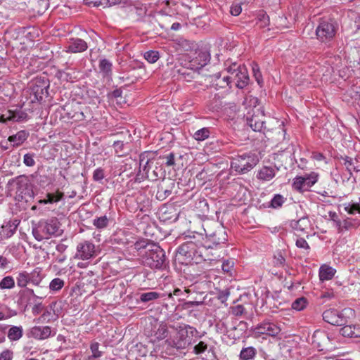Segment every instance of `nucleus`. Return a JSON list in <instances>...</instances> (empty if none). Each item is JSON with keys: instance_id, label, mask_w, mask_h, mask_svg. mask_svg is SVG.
I'll return each instance as SVG.
<instances>
[{"instance_id": "49", "label": "nucleus", "mask_w": 360, "mask_h": 360, "mask_svg": "<svg viewBox=\"0 0 360 360\" xmlns=\"http://www.w3.org/2000/svg\"><path fill=\"white\" fill-rule=\"evenodd\" d=\"M65 282L63 279L59 278H53L50 284L49 288L52 291H58L64 286Z\"/></svg>"}, {"instance_id": "37", "label": "nucleus", "mask_w": 360, "mask_h": 360, "mask_svg": "<svg viewBox=\"0 0 360 360\" xmlns=\"http://www.w3.org/2000/svg\"><path fill=\"white\" fill-rule=\"evenodd\" d=\"M109 224V218L106 215L96 217L93 220V225L97 229H103Z\"/></svg>"}, {"instance_id": "44", "label": "nucleus", "mask_w": 360, "mask_h": 360, "mask_svg": "<svg viewBox=\"0 0 360 360\" xmlns=\"http://www.w3.org/2000/svg\"><path fill=\"white\" fill-rule=\"evenodd\" d=\"M63 197L64 193L58 190L55 193H48L46 194V198H48V202H49V203L58 202L63 200Z\"/></svg>"}, {"instance_id": "52", "label": "nucleus", "mask_w": 360, "mask_h": 360, "mask_svg": "<svg viewBox=\"0 0 360 360\" xmlns=\"http://www.w3.org/2000/svg\"><path fill=\"white\" fill-rule=\"evenodd\" d=\"M208 348V345L204 341H200L193 347V352L196 355L204 353Z\"/></svg>"}, {"instance_id": "14", "label": "nucleus", "mask_w": 360, "mask_h": 360, "mask_svg": "<svg viewBox=\"0 0 360 360\" xmlns=\"http://www.w3.org/2000/svg\"><path fill=\"white\" fill-rule=\"evenodd\" d=\"M205 232L208 241L214 245L224 243L227 240L226 233L222 226H218L214 231L205 229Z\"/></svg>"}, {"instance_id": "3", "label": "nucleus", "mask_w": 360, "mask_h": 360, "mask_svg": "<svg viewBox=\"0 0 360 360\" xmlns=\"http://www.w3.org/2000/svg\"><path fill=\"white\" fill-rule=\"evenodd\" d=\"M149 251L142 253V262L151 269H162L166 267L165 251L157 244L149 246Z\"/></svg>"}, {"instance_id": "2", "label": "nucleus", "mask_w": 360, "mask_h": 360, "mask_svg": "<svg viewBox=\"0 0 360 360\" xmlns=\"http://www.w3.org/2000/svg\"><path fill=\"white\" fill-rule=\"evenodd\" d=\"M62 233L60 224L56 217L42 219L37 223L32 224V234L38 241L60 236Z\"/></svg>"}, {"instance_id": "33", "label": "nucleus", "mask_w": 360, "mask_h": 360, "mask_svg": "<svg viewBox=\"0 0 360 360\" xmlns=\"http://www.w3.org/2000/svg\"><path fill=\"white\" fill-rule=\"evenodd\" d=\"M341 159L343 160V165L345 166L347 171L349 172V177L352 174V172H359L360 167H353L354 166V159L349 157L345 156L341 157Z\"/></svg>"}, {"instance_id": "60", "label": "nucleus", "mask_w": 360, "mask_h": 360, "mask_svg": "<svg viewBox=\"0 0 360 360\" xmlns=\"http://www.w3.org/2000/svg\"><path fill=\"white\" fill-rule=\"evenodd\" d=\"M245 311V308L241 304H238L235 307H231V312L234 316H241Z\"/></svg>"}, {"instance_id": "12", "label": "nucleus", "mask_w": 360, "mask_h": 360, "mask_svg": "<svg viewBox=\"0 0 360 360\" xmlns=\"http://www.w3.org/2000/svg\"><path fill=\"white\" fill-rule=\"evenodd\" d=\"M281 330V328L276 323L271 321H263L255 326L253 333L257 337L261 335L275 337L279 334Z\"/></svg>"}, {"instance_id": "53", "label": "nucleus", "mask_w": 360, "mask_h": 360, "mask_svg": "<svg viewBox=\"0 0 360 360\" xmlns=\"http://www.w3.org/2000/svg\"><path fill=\"white\" fill-rule=\"evenodd\" d=\"M153 243H148L146 240H139L135 243L134 249L136 250L149 251V246L154 245Z\"/></svg>"}, {"instance_id": "18", "label": "nucleus", "mask_w": 360, "mask_h": 360, "mask_svg": "<svg viewBox=\"0 0 360 360\" xmlns=\"http://www.w3.org/2000/svg\"><path fill=\"white\" fill-rule=\"evenodd\" d=\"M249 79V75L245 66L241 67L239 72H237V74L234 75V77L232 79L233 81L236 82V85L239 89H243L248 84Z\"/></svg>"}, {"instance_id": "23", "label": "nucleus", "mask_w": 360, "mask_h": 360, "mask_svg": "<svg viewBox=\"0 0 360 360\" xmlns=\"http://www.w3.org/2000/svg\"><path fill=\"white\" fill-rule=\"evenodd\" d=\"M197 56L191 61L192 69H200L204 67L210 60V56L207 52L199 51Z\"/></svg>"}, {"instance_id": "31", "label": "nucleus", "mask_w": 360, "mask_h": 360, "mask_svg": "<svg viewBox=\"0 0 360 360\" xmlns=\"http://www.w3.org/2000/svg\"><path fill=\"white\" fill-rule=\"evenodd\" d=\"M17 285L20 288H25L27 284L31 283L29 273L26 271H20L16 277Z\"/></svg>"}, {"instance_id": "50", "label": "nucleus", "mask_w": 360, "mask_h": 360, "mask_svg": "<svg viewBox=\"0 0 360 360\" xmlns=\"http://www.w3.org/2000/svg\"><path fill=\"white\" fill-rule=\"evenodd\" d=\"M168 329L167 326L165 324H160L157 331L155 332V335L158 340H163L166 338L168 335Z\"/></svg>"}, {"instance_id": "6", "label": "nucleus", "mask_w": 360, "mask_h": 360, "mask_svg": "<svg viewBox=\"0 0 360 360\" xmlns=\"http://www.w3.org/2000/svg\"><path fill=\"white\" fill-rule=\"evenodd\" d=\"M246 122L253 131L265 134L266 130L265 116L261 108L254 106L252 112L249 111L246 115Z\"/></svg>"}, {"instance_id": "22", "label": "nucleus", "mask_w": 360, "mask_h": 360, "mask_svg": "<svg viewBox=\"0 0 360 360\" xmlns=\"http://www.w3.org/2000/svg\"><path fill=\"white\" fill-rule=\"evenodd\" d=\"M20 224V220L13 219L4 223L2 226V233L4 238H9L14 235Z\"/></svg>"}, {"instance_id": "54", "label": "nucleus", "mask_w": 360, "mask_h": 360, "mask_svg": "<svg viewBox=\"0 0 360 360\" xmlns=\"http://www.w3.org/2000/svg\"><path fill=\"white\" fill-rule=\"evenodd\" d=\"M99 344L98 342H93L91 344L90 349L92 353L91 356H89V359L94 358L97 359L101 356L102 352L98 349Z\"/></svg>"}, {"instance_id": "40", "label": "nucleus", "mask_w": 360, "mask_h": 360, "mask_svg": "<svg viewBox=\"0 0 360 360\" xmlns=\"http://www.w3.org/2000/svg\"><path fill=\"white\" fill-rule=\"evenodd\" d=\"M318 176L319 175L316 172H311L309 174H307L302 176L304 181V185L307 190H308L310 187L315 184V183L318 180Z\"/></svg>"}, {"instance_id": "57", "label": "nucleus", "mask_w": 360, "mask_h": 360, "mask_svg": "<svg viewBox=\"0 0 360 360\" xmlns=\"http://www.w3.org/2000/svg\"><path fill=\"white\" fill-rule=\"evenodd\" d=\"M105 0H84L86 5L94 7L102 6L105 8Z\"/></svg>"}, {"instance_id": "32", "label": "nucleus", "mask_w": 360, "mask_h": 360, "mask_svg": "<svg viewBox=\"0 0 360 360\" xmlns=\"http://www.w3.org/2000/svg\"><path fill=\"white\" fill-rule=\"evenodd\" d=\"M30 283L34 285H39L43 279L41 269L35 268L31 273H29Z\"/></svg>"}, {"instance_id": "8", "label": "nucleus", "mask_w": 360, "mask_h": 360, "mask_svg": "<svg viewBox=\"0 0 360 360\" xmlns=\"http://www.w3.org/2000/svg\"><path fill=\"white\" fill-rule=\"evenodd\" d=\"M352 312L351 309H345L340 311L335 309H329L323 311V319L333 326H341L349 322L347 312Z\"/></svg>"}, {"instance_id": "34", "label": "nucleus", "mask_w": 360, "mask_h": 360, "mask_svg": "<svg viewBox=\"0 0 360 360\" xmlns=\"http://www.w3.org/2000/svg\"><path fill=\"white\" fill-rule=\"evenodd\" d=\"M210 135V129L208 127L202 128L198 131H196L193 137L195 140L198 141H202L205 139H208Z\"/></svg>"}, {"instance_id": "20", "label": "nucleus", "mask_w": 360, "mask_h": 360, "mask_svg": "<svg viewBox=\"0 0 360 360\" xmlns=\"http://www.w3.org/2000/svg\"><path fill=\"white\" fill-rule=\"evenodd\" d=\"M27 114L23 112L8 110L0 116V122L6 123L8 121L20 122L25 120Z\"/></svg>"}, {"instance_id": "35", "label": "nucleus", "mask_w": 360, "mask_h": 360, "mask_svg": "<svg viewBox=\"0 0 360 360\" xmlns=\"http://www.w3.org/2000/svg\"><path fill=\"white\" fill-rule=\"evenodd\" d=\"M112 63L107 59H102L99 63V69L104 76H110L112 74Z\"/></svg>"}, {"instance_id": "19", "label": "nucleus", "mask_w": 360, "mask_h": 360, "mask_svg": "<svg viewBox=\"0 0 360 360\" xmlns=\"http://www.w3.org/2000/svg\"><path fill=\"white\" fill-rule=\"evenodd\" d=\"M278 170V169L273 167L264 166L257 172L256 176L260 181H269L276 176Z\"/></svg>"}, {"instance_id": "10", "label": "nucleus", "mask_w": 360, "mask_h": 360, "mask_svg": "<svg viewBox=\"0 0 360 360\" xmlns=\"http://www.w3.org/2000/svg\"><path fill=\"white\" fill-rule=\"evenodd\" d=\"M30 186L29 177L26 175H19L8 180L7 186L11 191H15L19 195L25 193Z\"/></svg>"}, {"instance_id": "21", "label": "nucleus", "mask_w": 360, "mask_h": 360, "mask_svg": "<svg viewBox=\"0 0 360 360\" xmlns=\"http://www.w3.org/2000/svg\"><path fill=\"white\" fill-rule=\"evenodd\" d=\"M340 329V333L344 336L350 338L360 337V326L359 325H345L342 326Z\"/></svg>"}, {"instance_id": "11", "label": "nucleus", "mask_w": 360, "mask_h": 360, "mask_svg": "<svg viewBox=\"0 0 360 360\" xmlns=\"http://www.w3.org/2000/svg\"><path fill=\"white\" fill-rule=\"evenodd\" d=\"M311 339L312 344L319 351L329 350L332 348L331 339L324 330H315Z\"/></svg>"}, {"instance_id": "39", "label": "nucleus", "mask_w": 360, "mask_h": 360, "mask_svg": "<svg viewBox=\"0 0 360 360\" xmlns=\"http://www.w3.org/2000/svg\"><path fill=\"white\" fill-rule=\"evenodd\" d=\"M344 210L349 214H354L356 212L360 213V198L359 202H346L342 205Z\"/></svg>"}, {"instance_id": "27", "label": "nucleus", "mask_w": 360, "mask_h": 360, "mask_svg": "<svg viewBox=\"0 0 360 360\" xmlns=\"http://www.w3.org/2000/svg\"><path fill=\"white\" fill-rule=\"evenodd\" d=\"M241 67H245L244 65H240L237 64L236 63H231L229 66L226 68V71L229 73L230 75L224 76L223 77V81L226 83V84H230L232 81L233 77H234V75L237 74V72H239Z\"/></svg>"}, {"instance_id": "29", "label": "nucleus", "mask_w": 360, "mask_h": 360, "mask_svg": "<svg viewBox=\"0 0 360 360\" xmlns=\"http://www.w3.org/2000/svg\"><path fill=\"white\" fill-rule=\"evenodd\" d=\"M23 335L22 326H12L8 331V338L11 341H17L20 340Z\"/></svg>"}, {"instance_id": "9", "label": "nucleus", "mask_w": 360, "mask_h": 360, "mask_svg": "<svg viewBox=\"0 0 360 360\" xmlns=\"http://www.w3.org/2000/svg\"><path fill=\"white\" fill-rule=\"evenodd\" d=\"M98 255L95 245L89 240L79 243L77 246L75 258L82 260H88Z\"/></svg>"}, {"instance_id": "62", "label": "nucleus", "mask_w": 360, "mask_h": 360, "mask_svg": "<svg viewBox=\"0 0 360 360\" xmlns=\"http://www.w3.org/2000/svg\"><path fill=\"white\" fill-rule=\"evenodd\" d=\"M10 260L3 256V255H1L0 256V269H7L10 267Z\"/></svg>"}, {"instance_id": "43", "label": "nucleus", "mask_w": 360, "mask_h": 360, "mask_svg": "<svg viewBox=\"0 0 360 360\" xmlns=\"http://www.w3.org/2000/svg\"><path fill=\"white\" fill-rule=\"evenodd\" d=\"M308 301L307 298L302 297L296 299L291 304L293 309L297 311L303 310L307 305Z\"/></svg>"}, {"instance_id": "48", "label": "nucleus", "mask_w": 360, "mask_h": 360, "mask_svg": "<svg viewBox=\"0 0 360 360\" xmlns=\"http://www.w3.org/2000/svg\"><path fill=\"white\" fill-rule=\"evenodd\" d=\"M285 200L286 198H285L282 195L276 194L271 200V206L273 208H279L283 205Z\"/></svg>"}, {"instance_id": "58", "label": "nucleus", "mask_w": 360, "mask_h": 360, "mask_svg": "<svg viewBox=\"0 0 360 360\" xmlns=\"http://www.w3.org/2000/svg\"><path fill=\"white\" fill-rule=\"evenodd\" d=\"M105 177L104 170L99 167L94 170L93 174V179L96 181H99Z\"/></svg>"}, {"instance_id": "7", "label": "nucleus", "mask_w": 360, "mask_h": 360, "mask_svg": "<svg viewBox=\"0 0 360 360\" xmlns=\"http://www.w3.org/2000/svg\"><path fill=\"white\" fill-rule=\"evenodd\" d=\"M195 337L201 338L202 335L198 330L189 325L179 326L177 331V345L179 347L186 348L195 341H192V338Z\"/></svg>"}, {"instance_id": "59", "label": "nucleus", "mask_w": 360, "mask_h": 360, "mask_svg": "<svg viewBox=\"0 0 360 360\" xmlns=\"http://www.w3.org/2000/svg\"><path fill=\"white\" fill-rule=\"evenodd\" d=\"M295 245L298 248H302L307 250L310 248L308 243L303 238H297L295 242Z\"/></svg>"}, {"instance_id": "4", "label": "nucleus", "mask_w": 360, "mask_h": 360, "mask_svg": "<svg viewBox=\"0 0 360 360\" xmlns=\"http://www.w3.org/2000/svg\"><path fill=\"white\" fill-rule=\"evenodd\" d=\"M258 162L259 158L255 153H244L232 157L231 167L238 174H246L252 170Z\"/></svg>"}, {"instance_id": "56", "label": "nucleus", "mask_w": 360, "mask_h": 360, "mask_svg": "<svg viewBox=\"0 0 360 360\" xmlns=\"http://www.w3.org/2000/svg\"><path fill=\"white\" fill-rule=\"evenodd\" d=\"M34 157V154L33 153L25 154L23 158V163L27 167H33L35 165Z\"/></svg>"}, {"instance_id": "16", "label": "nucleus", "mask_w": 360, "mask_h": 360, "mask_svg": "<svg viewBox=\"0 0 360 360\" xmlns=\"http://www.w3.org/2000/svg\"><path fill=\"white\" fill-rule=\"evenodd\" d=\"M88 48L86 42L79 38L70 39L65 46L66 51L70 53H80L86 51Z\"/></svg>"}, {"instance_id": "15", "label": "nucleus", "mask_w": 360, "mask_h": 360, "mask_svg": "<svg viewBox=\"0 0 360 360\" xmlns=\"http://www.w3.org/2000/svg\"><path fill=\"white\" fill-rule=\"evenodd\" d=\"M55 335V331L52 334V329L50 326H34L30 330L28 337L42 340Z\"/></svg>"}, {"instance_id": "26", "label": "nucleus", "mask_w": 360, "mask_h": 360, "mask_svg": "<svg viewBox=\"0 0 360 360\" xmlns=\"http://www.w3.org/2000/svg\"><path fill=\"white\" fill-rule=\"evenodd\" d=\"M335 269L328 265H322L319 269V278L321 281L330 280L335 274Z\"/></svg>"}, {"instance_id": "30", "label": "nucleus", "mask_w": 360, "mask_h": 360, "mask_svg": "<svg viewBox=\"0 0 360 360\" xmlns=\"http://www.w3.org/2000/svg\"><path fill=\"white\" fill-rule=\"evenodd\" d=\"M257 354V350L253 347H244L241 349L239 355L240 360H252Z\"/></svg>"}, {"instance_id": "25", "label": "nucleus", "mask_w": 360, "mask_h": 360, "mask_svg": "<svg viewBox=\"0 0 360 360\" xmlns=\"http://www.w3.org/2000/svg\"><path fill=\"white\" fill-rule=\"evenodd\" d=\"M174 71L178 74L177 79H182L186 82H191L195 74V72L184 67H180Z\"/></svg>"}, {"instance_id": "51", "label": "nucleus", "mask_w": 360, "mask_h": 360, "mask_svg": "<svg viewBox=\"0 0 360 360\" xmlns=\"http://www.w3.org/2000/svg\"><path fill=\"white\" fill-rule=\"evenodd\" d=\"M292 186L295 190L299 191H307L304 185V181L302 176H297L295 178Z\"/></svg>"}, {"instance_id": "61", "label": "nucleus", "mask_w": 360, "mask_h": 360, "mask_svg": "<svg viewBox=\"0 0 360 360\" xmlns=\"http://www.w3.org/2000/svg\"><path fill=\"white\" fill-rule=\"evenodd\" d=\"M13 352L10 349L4 350L0 354V360H12Z\"/></svg>"}, {"instance_id": "46", "label": "nucleus", "mask_w": 360, "mask_h": 360, "mask_svg": "<svg viewBox=\"0 0 360 360\" xmlns=\"http://www.w3.org/2000/svg\"><path fill=\"white\" fill-rule=\"evenodd\" d=\"M143 56L148 63H154L160 58V53L158 51L150 50L146 51Z\"/></svg>"}, {"instance_id": "55", "label": "nucleus", "mask_w": 360, "mask_h": 360, "mask_svg": "<svg viewBox=\"0 0 360 360\" xmlns=\"http://www.w3.org/2000/svg\"><path fill=\"white\" fill-rule=\"evenodd\" d=\"M230 295L229 288L219 290L217 293V298L221 303L226 302L229 296Z\"/></svg>"}, {"instance_id": "24", "label": "nucleus", "mask_w": 360, "mask_h": 360, "mask_svg": "<svg viewBox=\"0 0 360 360\" xmlns=\"http://www.w3.org/2000/svg\"><path fill=\"white\" fill-rule=\"evenodd\" d=\"M29 136V132L25 130L18 131L15 134L10 136L8 141L13 143V147H18L23 143Z\"/></svg>"}, {"instance_id": "17", "label": "nucleus", "mask_w": 360, "mask_h": 360, "mask_svg": "<svg viewBox=\"0 0 360 360\" xmlns=\"http://www.w3.org/2000/svg\"><path fill=\"white\" fill-rule=\"evenodd\" d=\"M290 226L295 231V234L301 236L307 234L308 236V229H309V220L307 217L300 218L297 221H292Z\"/></svg>"}, {"instance_id": "47", "label": "nucleus", "mask_w": 360, "mask_h": 360, "mask_svg": "<svg viewBox=\"0 0 360 360\" xmlns=\"http://www.w3.org/2000/svg\"><path fill=\"white\" fill-rule=\"evenodd\" d=\"M234 262L233 259H226L222 262L221 269L229 276H232L233 271Z\"/></svg>"}, {"instance_id": "38", "label": "nucleus", "mask_w": 360, "mask_h": 360, "mask_svg": "<svg viewBox=\"0 0 360 360\" xmlns=\"http://www.w3.org/2000/svg\"><path fill=\"white\" fill-rule=\"evenodd\" d=\"M359 225V223L357 219L347 217L342 220V232L345 231H348L353 228H356Z\"/></svg>"}, {"instance_id": "63", "label": "nucleus", "mask_w": 360, "mask_h": 360, "mask_svg": "<svg viewBox=\"0 0 360 360\" xmlns=\"http://www.w3.org/2000/svg\"><path fill=\"white\" fill-rule=\"evenodd\" d=\"M285 259L282 255L281 252H278L274 257V264L276 266H283L285 264Z\"/></svg>"}, {"instance_id": "1", "label": "nucleus", "mask_w": 360, "mask_h": 360, "mask_svg": "<svg viewBox=\"0 0 360 360\" xmlns=\"http://www.w3.org/2000/svg\"><path fill=\"white\" fill-rule=\"evenodd\" d=\"M212 248L211 244L203 245L202 243L196 239V236L193 235L192 237L189 236L188 240L182 243L177 250V259L182 264H188L197 259L198 257H202V250L205 248Z\"/></svg>"}, {"instance_id": "45", "label": "nucleus", "mask_w": 360, "mask_h": 360, "mask_svg": "<svg viewBox=\"0 0 360 360\" xmlns=\"http://www.w3.org/2000/svg\"><path fill=\"white\" fill-rule=\"evenodd\" d=\"M252 69L253 76L255 78V80L257 81V84L260 86H262L264 83V81L259 65L257 63H253L252 65Z\"/></svg>"}, {"instance_id": "41", "label": "nucleus", "mask_w": 360, "mask_h": 360, "mask_svg": "<svg viewBox=\"0 0 360 360\" xmlns=\"http://www.w3.org/2000/svg\"><path fill=\"white\" fill-rule=\"evenodd\" d=\"M160 297V294L155 291L143 292L140 295V300L142 302H148Z\"/></svg>"}, {"instance_id": "13", "label": "nucleus", "mask_w": 360, "mask_h": 360, "mask_svg": "<svg viewBox=\"0 0 360 360\" xmlns=\"http://www.w3.org/2000/svg\"><path fill=\"white\" fill-rule=\"evenodd\" d=\"M49 87V84L48 80L37 79L32 86V94L34 95V98L40 102L44 97L48 96Z\"/></svg>"}, {"instance_id": "5", "label": "nucleus", "mask_w": 360, "mask_h": 360, "mask_svg": "<svg viewBox=\"0 0 360 360\" xmlns=\"http://www.w3.org/2000/svg\"><path fill=\"white\" fill-rule=\"evenodd\" d=\"M338 30V23L332 19H322L316 29L317 39L322 42H328L335 36Z\"/></svg>"}, {"instance_id": "42", "label": "nucleus", "mask_w": 360, "mask_h": 360, "mask_svg": "<svg viewBox=\"0 0 360 360\" xmlns=\"http://www.w3.org/2000/svg\"><path fill=\"white\" fill-rule=\"evenodd\" d=\"M15 286L14 278L11 276H5L0 281V289H12Z\"/></svg>"}, {"instance_id": "64", "label": "nucleus", "mask_w": 360, "mask_h": 360, "mask_svg": "<svg viewBox=\"0 0 360 360\" xmlns=\"http://www.w3.org/2000/svg\"><path fill=\"white\" fill-rule=\"evenodd\" d=\"M241 11H242V8L240 4H233L231 7L230 12H231V15H233L234 16L238 15L241 13Z\"/></svg>"}, {"instance_id": "28", "label": "nucleus", "mask_w": 360, "mask_h": 360, "mask_svg": "<svg viewBox=\"0 0 360 360\" xmlns=\"http://www.w3.org/2000/svg\"><path fill=\"white\" fill-rule=\"evenodd\" d=\"M19 295V300L20 301V303L25 304V307L28 306L29 301L30 300L31 297L39 298L35 295L34 290L30 288H25V290H20Z\"/></svg>"}, {"instance_id": "36", "label": "nucleus", "mask_w": 360, "mask_h": 360, "mask_svg": "<svg viewBox=\"0 0 360 360\" xmlns=\"http://www.w3.org/2000/svg\"><path fill=\"white\" fill-rule=\"evenodd\" d=\"M60 78L66 82H73L78 77V73L72 70L59 72Z\"/></svg>"}]
</instances>
